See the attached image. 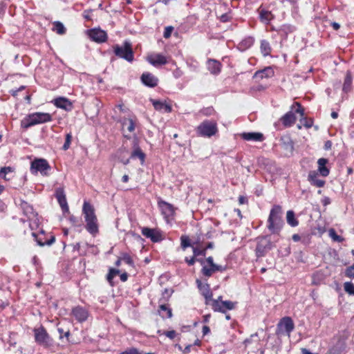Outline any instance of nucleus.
Listing matches in <instances>:
<instances>
[{
  "mask_svg": "<svg viewBox=\"0 0 354 354\" xmlns=\"http://www.w3.org/2000/svg\"><path fill=\"white\" fill-rule=\"evenodd\" d=\"M53 30L57 33L58 35H64L66 32V29L64 27V24L60 21H55L53 23Z\"/></svg>",
  "mask_w": 354,
  "mask_h": 354,
  "instance_id": "e433bc0d",
  "label": "nucleus"
},
{
  "mask_svg": "<svg viewBox=\"0 0 354 354\" xmlns=\"http://www.w3.org/2000/svg\"><path fill=\"white\" fill-rule=\"evenodd\" d=\"M218 131L216 123L214 121L205 120L198 127L197 132L204 137H211Z\"/></svg>",
  "mask_w": 354,
  "mask_h": 354,
  "instance_id": "423d86ee",
  "label": "nucleus"
},
{
  "mask_svg": "<svg viewBox=\"0 0 354 354\" xmlns=\"http://www.w3.org/2000/svg\"><path fill=\"white\" fill-rule=\"evenodd\" d=\"M296 30L295 26L291 24H283L278 30H276L278 33L281 36L286 37L288 34L295 32Z\"/></svg>",
  "mask_w": 354,
  "mask_h": 354,
  "instance_id": "bb28decb",
  "label": "nucleus"
},
{
  "mask_svg": "<svg viewBox=\"0 0 354 354\" xmlns=\"http://www.w3.org/2000/svg\"><path fill=\"white\" fill-rule=\"evenodd\" d=\"M241 137L243 139L248 141H262L263 140V136L261 133H243L241 134Z\"/></svg>",
  "mask_w": 354,
  "mask_h": 354,
  "instance_id": "b1692460",
  "label": "nucleus"
},
{
  "mask_svg": "<svg viewBox=\"0 0 354 354\" xmlns=\"http://www.w3.org/2000/svg\"><path fill=\"white\" fill-rule=\"evenodd\" d=\"M328 163V160L326 158H319L317 161L318 164V170L320 174L322 176H327L329 174V169L326 167V165Z\"/></svg>",
  "mask_w": 354,
  "mask_h": 354,
  "instance_id": "cd10ccee",
  "label": "nucleus"
},
{
  "mask_svg": "<svg viewBox=\"0 0 354 354\" xmlns=\"http://www.w3.org/2000/svg\"><path fill=\"white\" fill-rule=\"evenodd\" d=\"M150 101L153 104L154 109L157 111H164L165 113H170L171 111V106L161 100L150 99Z\"/></svg>",
  "mask_w": 354,
  "mask_h": 354,
  "instance_id": "5701e85b",
  "label": "nucleus"
},
{
  "mask_svg": "<svg viewBox=\"0 0 354 354\" xmlns=\"http://www.w3.org/2000/svg\"><path fill=\"white\" fill-rule=\"evenodd\" d=\"M328 235L334 241L341 243L344 241V239L337 235L335 230L333 228L328 230Z\"/></svg>",
  "mask_w": 354,
  "mask_h": 354,
  "instance_id": "c03bdc74",
  "label": "nucleus"
},
{
  "mask_svg": "<svg viewBox=\"0 0 354 354\" xmlns=\"http://www.w3.org/2000/svg\"><path fill=\"white\" fill-rule=\"evenodd\" d=\"M71 139H72V136L71 133H67L66 136V140H65V142L63 145V149L64 150H67L69 147H70V145H71Z\"/></svg>",
  "mask_w": 354,
  "mask_h": 354,
  "instance_id": "8fccbe9b",
  "label": "nucleus"
},
{
  "mask_svg": "<svg viewBox=\"0 0 354 354\" xmlns=\"http://www.w3.org/2000/svg\"><path fill=\"white\" fill-rule=\"evenodd\" d=\"M52 120V115L48 113L36 112L28 115L21 121V127L28 129L32 126Z\"/></svg>",
  "mask_w": 354,
  "mask_h": 354,
  "instance_id": "f03ea898",
  "label": "nucleus"
},
{
  "mask_svg": "<svg viewBox=\"0 0 354 354\" xmlns=\"http://www.w3.org/2000/svg\"><path fill=\"white\" fill-rule=\"evenodd\" d=\"M14 169L11 167H4L1 168L0 169V176L5 179L6 180H9L10 179V176H7L13 172Z\"/></svg>",
  "mask_w": 354,
  "mask_h": 354,
  "instance_id": "4c0bfd02",
  "label": "nucleus"
},
{
  "mask_svg": "<svg viewBox=\"0 0 354 354\" xmlns=\"http://www.w3.org/2000/svg\"><path fill=\"white\" fill-rule=\"evenodd\" d=\"M131 158H139L141 161V163L143 164L145 159V153L141 150V149L139 147L138 141L136 139L133 140V151L131 154Z\"/></svg>",
  "mask_w": 354,
  "mask_h": 354,
  "instance_id": "6ab92c4d",
  "label": "nucleus"
},
{
  "mask_svg": "<svg viewBox=\"0 0 354 354\" xmlns=\"http://www.w3.org/2000/svg\"><path fill=\"white\" fill-rule=\"evenodd\" d=\"M301 354H318V353H313L311 352H310L308 349L306 348H301Z\"/></svg>",
  "mask_w": 354,
  "mask_h": 354,
  "instance_id": "774afa93",
  "label": "nucleus"
},
{
  "mask_svg": "<svg viewBox=\"0 0 354 354\" xmlns=\"http://www.w3.org/2000/svg\"><path fill=\"white\" fill-rule=\"evenodd\" d=\"M147 61L155 67L165 65L168 62L167 58L160 53H153L149 55Z\"/></svg>",
  "mask_w": 354,
  "mask_h": 354,
  "instance_id": "4468645a",
  "label": "nucleus"
},
{
  "mask_svg": "<svg viewBox=\"0 0 354 354\" xmlns=\"http://www.w3.org/2000/svg\"><path fill=\"white\" fill-rule=\"evenodd\" d=\"M207 69L211 74L218 75L221 73L222 64L214 59H209L207 62Z\"/></svg>",
  "mask_w": 354,
  "mask_h": 354,
  "instance_id": "a211bd4d",
  "label": "nucleus"
},
{
  "mask_svg": "<svg viewBox=\"0 0 354 354\" xmlns=\"http://www.w3.org/2000/svg\"><path fill=\"white\" fill-rule=\"evenodd\" d=\"M173 30H174V27H172V26H167L165 28V31H164V33H163V37L165 39L169 38L171 37V35Z\"/></svg>",
  "mask_w": 354,
  "mask_h": 354,
  "instance_id": "603ef678",
  "label": "nucleus"
},
{
  "mask_svg": "<svg viewBox=\"0 0 354 354\" xmlns=\"http://www.w3.org/2000/svg\"><path fill=\"white\" fill-rule=\"evenodd\" d=\"M260 50L263 56L267 57L270 55L272 48L270 43L267 40L263 39L261 41Z\"/></svg>",
  "mask_w": 354,
  "mask_h": 354,
  "instance_id": "2f4dec72",
  "label": "nucleus"
},
{
  "mask_svg": "<svg viewBox=\"0 0 354 354\" xmlns=\"http://www.w3.org/2000/svg\"><path fill=\"white\" fill-rule=\"evenodd\" d=\"M259 18L262 22L268 24L270 22L271 20L274 19V15L270 11L266 10L265 9H260Z\"/></svg>",
  "mask_w": 354,
  "mask_h": 354,
  "instance_id": "c756f323",
  "label": "nucleus"
},
{
  "mask_svg": "<svg viewBox=\"0 0 354 354\" xmlns=\"http://www.w3.org/2000/svg\"><path fill=\"white\" fill-rule=\"evenodd\" d=\"M120 273V271L118 270H116V269H114V268H111L109 270V274H107V277H106V279H107V281L110 283H112V280L113 279Z\"/></svg>",
  "mask_w": 354,
  "mask_h": 354,
  "instance_id": "de8ad7c7",
  "label": "nucleus"
},
{
  "mask_svg": "<svg viewBox=\"0 0 354 354\" xmlns=\"http://www.w3.org/2000/svg\"><path fill=\"white\" fill-rule=\"evenodd\" d=\"M142 233L147 238H150L153 242H158L161 239L160 234L153 229L145 227L142 230Z\"/></svg>",
  "mask_w": 354,
  "mask_h": 354,
  "instance_id": "412c9836",
  "label": "nucleus"
},
{
  "mask_svg": "<svg viewBox=\"0 0 354 354\" xmlns=\"http://www.w3.org/2000/svg\"><path fill=\"white\" fill-rule=\"evenodd\" d=\"M196 283L198 286V288L202 294L203 296H204L206 304H209V300H211L212 297V292L210 290L209 286L207 283H203L201 280L197 279Z\"/></svg>",
  "mask_w": 354,
  "mask_h": 354,
  "instance_id": "dca6fc26",
  "label": "nucleus"
},
{
  "mask_svg": "<svg viewBox=\"0 0 354 354\" xmlns=\"http://www.w3.org/2000/svg\"><path fill=\"white\" fill-rule=\"evenodd\" d=\"M254 39L252 37H247L242 39L238 44V48L241 51H245L250 48L254 44Z\"/></svg>",
  "mask_w": 354,
  "mask_h": 354,
  "instance_id": "a878e982",
  "label": "nucleus"
},
{
  "mask_svg": "<svg viewBox=\"0 0 354 354\" xmlns=\"http://www.w3.org/2000/svg\"><path fill=\"white\" fill-rule=\"evenodd\" d=\"M202 332H203V334L204 335H205L208 334V333L210 332V329H209V326H204L203 327Z\"/></svg>",
  "mask_w": 354,
  "mask_h": 354,
  "instance_id": "13d9d810",
  "label": "nucleus"
},
{
  "mask_svg": "<svg viewBox=\"0 0 354 354\" xmlns=\"http://www.w3.org/2000/svg\"><path fill=\"white\" fill-rule=\"evenodd\" d=\"M127 278H128V275L126 272L124 273H122L121 275H120V279L121 281H126L127 280Z\"/></svg>",
  "mask_w": 354,
  "mask_h": 354,
  "instance_id": "69168bd1",
  "label": "nucleus"
},
{
  "mask_svg": "<svg viewBox=\"0 0 354 354\" xmlns=\"http://www.w3.org/2000/svg\"><path fill=\"white\" fill-rule=\"evenodd\" d=\"M56 198L58 201V203L62 207L63 212H68V206L67 204L66 195L62 189H57L56 191Z\"/></svg>",
  "mask_w": 354,
  "mask_h": 354,
  "instance_id": "aec40b11",
  "label": "nucleus"
},
{
  "mask_svg": "<svg viewBox=\"0 0 354 354\" xmlns=\"http://www.w3.org/2000/svg\"><path fill=\"white\" fill-rule=\"evenodd\" d=\"M283 225L282 209L279 205H274L268 219V228L273 234L279 233Z\"/></svg>",
  "mask_w": 354,
  "mask_h": 354,
  "instance_id": "f257e3e1",
  "label": "nucleus"
},
{
  "mask_svg": "<svg viewBox=\"0 0 354 354\" xmlns=\"http://www.w3.org/2000/svg\"><path fill=\"white\" fill-rule=\"evenodd\" d=\"M295 324L292 319L289 317H285L278 324V329L280 333H286L290 336V333L294 330Z\"/></svg>",
  "mask_w": 354,
  "mask_h": 354,
  "instance_id": "9b49d317",
  "label": "nucleus"
},
{
  "mask_svg": "<svg viewBox=\"0 0 354 354\" xmlns=\"http://www.w3.org/2000/svg\"><path fill=\"white\" fill-rule=\"evenodd\" d=\"M212 302V308L214 311H218L221 313H225V309L223 306V301H219L218 300H209V302Z\"/></svg>",
  "mask_w": 354,
  "mask_h": 354,
  "instance_id": "58836bf2",
  "label": "nucleus"
},
{
  "mask_svg": "<svg viewBox=\"0 0 354 354\" xmlns=\"http://www.w3.org/2000/svg\"><path fill=\"white\" fill-rule=\"evenodd\" d=\"M32 235L35 237V241L37 242L38 245L40 246H44L45 245H50L55 241V238L54 236H52L49 240L46 241V242H43L40 239H37V234L35 232H32Z\"/></svg>",
  "mask_w": 354,
  "mask_h": 354,
  "instance_id": "a19ab883",
  "label": "nucleus"
},
{
  "mask_svg": "<svg viewBox=\"0 0 354 354\" xmlns=\"http://www.w3.org/2000/svg\"><path fill=\"white\" fill-rule=\"evenodd\" d=\"M274 75V68L272 66H267L263 69L257 71L253 75V79L256 81H259L263 78H270Z\"/></svg>",
  "mask_w": 354,
  "mask_h": 354,
  "instance_id": "ddd939ff",
  "label": "nucleus"
},
{
  "mask_svg": "<svg viewBox=\"0 0 354 354\" xmlns=\"http://www.w3.org/2000/svg\"><path fill=\"white\" fill-rule=\"evenodd\" d=\"M346 275L351 278H354V264L346 270Z\"/></svg>",
  "mask_w": 354,
  "mask_h": 354,
  "instance_id": "5fc2aeb1",
  "label": "nucleus"
},
{
  "mask_svg": "<svg viewBox=\"0 0 354 354\" xmlns=\"http://www.w3.org/2000/svg\"><path fill=\"white\" fill-rule=\"evenodd\" d=\"M273 245L271 241L266 237L260 238L258 240L256 248V254L258 257H263L268 251L272 248Z\"/></svg>",
  "mask_w": 354,
  "mask_h": 354,
  "instance_id": "1a4fd4ad",
  "label": "nucleus"
},
{
  "mask_svg": "<svg viewBox=\"0 0 354 354\" xmlns=\"http://www.w3.org/2000/svg\"><path fill=\"white\" fill-rule=\"evenodd\" d=\"M205 261L209 264V266L211 267H214L216 269H222V266H218L216 263H214V260H213V257H209L206 259Z\"/></svg>",
  "mask_w": 354,
  "mask_h": 354,
  "instance_id": "3c124183",
  "label": "nucleus"
},
{
  "mask_svg": "<svg viewBox=\"0 0 354 354\" xmlns=\"http://www.w3.org/2000/svg\"><path fill=\"white\" fill-rule=\"evenodd\" d=\"M236 303L232 302L231 301H223V308L225 309V312L226 310H232L234 308Z\"/></svg>",
  "mask_w": 354,
  "mask_h": 354,
  "instance_id": "09e8293b",
  "label": "nucleus"
},
{
  "mask_svg": "<svg viewBox=\"0 0 354 354\" xmlns=\"http://www.w3.org/2000/svg\"><path fill=\"white\" fill-rule=\"evenodd\" d=\"M287 223L292 227H296L299 224V221L295 218V212L292 210H289L286 214Z\"/></svg>",
  "mask_w": 354,
  "mask_h": 354,
  "instance_id": "473e14b6",
  "label": "nucleus"
},
{
  "mask_svg": "<svg viewBox=\"0 0 354 354\" xmlns=\"http://www.w3.org/2000/svg\"><path fill=\"white\" fill-rule=\"evenodd\" d=\"M225 270V268L222 267V269H216L214 267L209 266V268L207 267L206 266H203V268L201 269L202 274L207 277H209L212 275V274L216 271H223Z\"/></svg>",
  "mask_w": 354,
  "mask_h": 354,
  "instance_id": "f704fd0d",
  "label": "nucleus"
},
{
  "mask_svg": "<svg viewBox=\"0 0 354 354\" xmlns=\"http://www.w3.org/2000/svg\"><path fill=\"white\" fill-rule=\"evenodd\" d=\"M82 211L86 222L87 231L93 234L97 233L98 231L97 220L93 207L90 203L84 202Z\"/></svg>",
  "mask_w": 354,
  "mask_h": 354,
  "instance_id": "7ed1b4c3",
  "label": "nucleus"
},
{
  "mask_svg": "<svg viewBox=\"0 0 354 354\" xmlns=\"http://www.w3.org/2000/svg\"><path fill=\"white\" fill-rule=\"evenodd\" d=\"M352 80H353V77H352L351 72L350 71H347L346 77H345L344 82V87H343V88H349L351 86Z\"/></svg>",
  "mask_w": 354,
  "mask_h": 354,
  "instance_id": "49530a36",
  "label": "nucleus"
},
{
  "mask_svg": "<svg viewBox=\"0 0 354 354\" xmlns=\"http://www.w3.org/2000/svg\"><path fill=\"white\" fill-rule=\"evenodd\" d=\"M239 202L240 204H244L247 203V198L243 196L239 197Z\"/></svg>",
  "mask_w": 354,
  "mask_h": 354,
  "instance_id": "052dcab7",
  "label": "nucleus"
},
{
  "mask_svg": "<svg viewBox=\"0 0 354 354\" xmlns=\"http://www.w3.org/2000/svg\"><path fill=\"white\" fill-rule=\"evenodd\" d=\"M292 240L295 242L299 241L301 239L300 236L297 234H295L292 235Z\"/></svg>",
  "mask_w": 354,
  "mask_h": 354,
  "instance_id": "338daca9",
  "label": "nucleus"
},
{
  "mask_svg": "<svg viewBox=\"0 0 354 354\" xmlns=\"http://www.w3.org/2000/svg\"><path fill=\"white\" fill-rule=\"evenodd\" d=\"M127 128L128 131L132 132L135 129V124L132 119L124 120L122 122V128Z\"/></svg>",
  "mask_w": 354,
  "mask_h": 354,
  "instance_id": "79ce46f5",
  "label": "nucleus"
},
{
  "mask_svg": "<svg viewBox=\"0 0 354 354\" xmlns=\"http://www.w3.org/2000/svg\"><path fill=\"white\" fill-rule=\"evenodd\" d=\"M113 50L115 55L119 58L124 59L129 62H132L134 59V53L129 41H124L121 46L114 45Z\"/></svg>",
  "mask_w": 354,
  "mask_h": 354,
  "instance_id": "39448f33",
  "label": "nucleus"
},
{
  "mask_svg": "<svg viewBox=\"0 0 354 354\" xmlns=\"http://www.w3.org/2000/svg\"><path fill=\"white\" fill-rule=\"evenodd\" d=\"M181 240V246L183 249H185L188 247H192L196 244H198V242L195 241L192 243H190L189 239L186 236H182L180 238Z\"/></svg>",
  "mask_w": 354,
  "mask_h": 354,
  "instance_id": "37998d69",
  "label": "nucleus"
},
{
  "mask_svg": "<svg viewBox=\"0 0 354 354\" xmlns=\"http://www.w3.org/2000/svg\"><path fill=\"white\" fill-rule=\"evenodd\" d=\"M295 104L298 106V108L295 110V112L299 113L300 115L301 116L300 123L306 128L308 129L311 127L313 124L312 119H308L307 118L304 117V110L301 107L299 103L297 102Z\"/></svg>",
  "mask_w": 354,
  "mask_h": 354,
  "instance_id": "4be33fe9",
  "label": "nucleus"
},
{
  "mask_svg": "<svg viewBox=\"0 0 354 354\" xmlns=\"http://www.w3.org/2000/svg\"><path fill=\"white\" fill-rule=\"evenodd\" d=\"M220 19L222 22H226L228 21V16L226 14L222 15Z\"/></svg>",
  "mask_w": 354,
  "mask_h": 354,
  "instance_id": "0e129e2a",
  "label": "nucleus"
},
{
  "mask_svg": "<svg viewBox=\"0 0 354 354\" xmlns=\"http://www.w3.org/2000/svg\"><path fill=\"white\" fill-rule=\"evenodd\" d=\"M159 314L163 318H171L172 316L171 310L165 304L160 306Z\"/></svg>",
  "mask_w": 354,
  "mask_h": 354,
  "instance_id": "c9c22d12",
  "label": "nucleus"
},
{
  "mask_svg": "<svg viewBox=\"0 0 354 354\" xmlns=\"http://www.w3.org/2000/svg\"><path fill=\"white\" fill-rule=\"evenodd\" d=\"M50 169V166L45 159H35L31 162L30 171L32 174H36L37 172H40L41 174L47 176Z\"/></svg>",
  "mask_w": 354,
  "mask_h": 354,
  "instance_id": "0eeeda50",
  "label": "nucleus"
},
{
  "mask_svg": "<svg viewBox=\"0 0 354 354\" xmlns=\"http://www.w3.org/2000/svg\"><path fill=\"white\" fill-rule=\"evenodd\" d=\"M332 146V142L330 140H328L324 144V148L325 149H330Z\"/></svg>",
  "mask_w": 354,
  "mask_h": 354,
  "instance_id": "e2e57ef3",
  "label": "nucleus"
},
{
  "mask_svg": "<svg viewBox=\"0 0 354 354\" xmlns=\"http://www.w3.org/2000/svg\"><path fill=\"white\" fill-rule=\"evenodd\" d=\"M121 259L127 264L131 265V266L133 265V260H132L131 257L129 255H128L127 254H124Z\"/></svg>",
  "mask_w": 354,
  "mask_h": 354,
  "instance_id": "864d4df0",
  "label": "nucleus"
},
{
  "mask_svg": "<svg viewBox=\"0 0 354 354\" xmlns=\"http://www.w3.org/2000/svg\"><path fill=\"white\" fill-rule=\"evenodd\" d=\"M35 342L45 348L53 349L55 342L44 326H40L33 330Z\"/></svg>",
  "mask_w": 354,
  "mask_h": 354,
  "instance_id": "20e7f679",
  "label": "nucleus"
},
{
  "mask_svg": "<svg viewBox=\"0 0 354 354\" xmlns=\"http://www.w3.org/2000/svg\"><path fill=\"white\" fill-rule=\"evenodd\" d=\"M185 261L189 266H192L196 261V257L194 255H193V257L189 259L187 257H186Z\"/></svg>",
  "mask_w": 354,
  "mask_h": 354,
  "instance_id": "4d7b16f0",
  "label": "nucleus"
},
{
  "mask_svg": "<svg viewBox=\"0 0 354 354\" xmlns=\"http://www.w3.org/2000/svg\"><path fill=\"white\" fill-rule=\"evenodd\" d=\"M281 121L285 126L290 127L295 122L296 116L293 112L289 111L282 117Z\"/></svg>",
  "mask_w": 354,
  "mask_h": 354,
  "instance_id": "c85d7f7f",
  "label": "nucleus"
},
{
  "mask_svg": "<svg viewBox=\"0 0 354 354\" xmlns=\"http://www.w3.org/2000/svg\"><path fill=\"white\" fill-rule=\"evenodd\" d=\"M282 142L283 148L289 153H292L294 150V145L292 140L287 138L286 140L282 139Z\"/></svg>",
  "mask_w": 354,
  "mask_h": 354,
  "instance_id": "ea45409f",
  "label": "nucleus"
},
{
  "mask_svg": "<svg viewBox=\"0 0 354 354\" xmlns=\"http://www.w3.org/2000/svg\"><path fill=\"white\" fill-rule=\"evenodd\" d=\"M72 314L80 322L86 321L88 316V311L82 306H76L73 308L72 310Z\"/></svg>",
  "mask_w": 354,
  "mask_h": 354,
  "instance_id": "f3484780",
  "label": "nucleus"
},
{
  "mask_svg": "<svg viewBox=\"0 0 354 354\" xmlns=\"http://www.w3.org/2000/svg\"><path fill=\"white\" fill-rule=\"evenodd\" d=\"M164 334L171 339H173L176 336V333L175 330H169L164 333Z\"/></svg>",
  "mask_w": 354,
  "mask_h": 354,
  "instance_id": "6e6d98bb",
  "label": "nucleus"
},
{
  "mask_svg": "<svg viewBox=\"0 0 354 354\" xmlns=\"http://www.w3.org/2000/svg\"><path fill=\"white\" fill-rule=\"evenodd\" d=\"M158 206L161 210V213L167 223L173 218L175 214V208L174 206L165 201H160L158 202Z\"/></svg>",
  "mask_w": 354,
  "mask_h": 354,
  "instance_id": "9d476101",
  "label": "nucleus"
},
{
  "mask_svg": "<svg viewBox=\"0 0 354 354\" xmlns=\"http://www.w3.org/2000/svg\"><path fill=\"white\" fill-rule=\"evenodd\" d=\"M21 208L24 212V214L30 219L32 220L30 223V227L32 230L35 227H38L39 225V220L37 217V214L35 212L32 207L29 205L26 202H23L21 203Z\"/></svg>",
  "mask_w": 354,
  "mask_h": 354,
  "instance_id": "6e6552de",
  "label": "nucleus"
},
{
  "mask_svg": "<svg viewBox=\"0 0 354 354\" xmlns=\"http://www.w3.org/2000/svg\"><path fill=\"white\" fill-rule=\"evenodd\" d=\"M55 105L57 107L63 109L66 111H69L72 109L71 102L64 97H58L55 100Z\"/></svg>",
  "mask_w": 354,
  "mask_h": 354,
  "instance_id": "393cba45",
  "label": "nucleus"
},
{
  "mask_svg": "<svg viewBox=\"0 0 354 354\" xmlns=\"http://www.w3.org/2000/svg\"><path fill=\"white\" fill-rule=\"evenodd\" d=\"M90 39L97 43H102L106 41L107 34L100 28H93L88 31Z\"/></svg>",
  "mask_w": 354,
  "mask_h": 354,
  "instance_id": "f8f14e48",
  "label": "nucleus"
},
{
  "mask_svg": "<svg viewBox=\"0 0 354 354\" xmlns=\"http://www.w3.org/2000/svg\"><path fill=\"white\" fill-rule=\"evenodd\" d=\"M174 75L175 77L178 78L181 76L182 71L178 68L174 72Z\"/></svg>",
  "mask_w": 354,
  "mask_h": 354,
  "instance_id": "680f3d73",
  "label": "nucleus"
},
{
  "mask_svg": "<svg viewBox=\"0 0 354 354\" xmlns=\"http://www.w3.org/2000/svg\"><path fill=\"white\" fill-rule=\"evenodd\" d=\"M308 180L310 181L311 184L317 187H322L325 184L324 180L317 178V174L315 171L309 173Z\"/></svg>",
  "mask_w": 354,
  "mask_h": 354,
  "instance_id": "7c9ffc66",
  "label": "nucleus"
},
{
  "mask_svg": "<svg viewBox=\"0 0 354 354\" xmlns=\"http://www.w3.org/2000/svg\"><path fill=\"white\" fill-rule=\"evenodd\" d=\"M344 290L351 295H354V284L352 282H345L344 284Z\"/></svg>",
  "mask_w": 354,
  "mask_h": 354,
  "instance_id": "a18cd8bd",
  "label": "nucleus"
},
{
  "mask_svg": "<svg viewBox=\"0 0 354 354\" xmlns=\"http://www.w3.org/2000/svg\"><path fill=\"white\" fill-rule=\"evenodd\" d=\"M331 26L333 27V28L335 30H337L340 28V25L338 23H337V22H332L331 23Z\"/></svg>",
  "mask_w": 354,
  "mask_h": 354,
  "instance_id": "bf43d9fd",
  "label": "nucleus"
},
{
  "mask_svg": "<svg viewBox=\"0 0 354 354\" xmlns=\"http://www.w3.org/2000/svg\"><path fill=\"white\" fill-rule=\"evenodd\" d=\"M196 242H198V244L192 245L194 255L196 257H198V256L205 257L206 255V249L201 247L199 241H196Z\"/></svg>",
  "mask_w": 354,
  "mask_h": 354,
  "instance_id": "72a5a7b5",
  "label": "nucleus"
},
{
  "mask_svg": "<svg viewBox=\"0 0 354 354\" xmlns=\"http://www.w3.org/2000/svg\"><path fill=\"white\" fill-rule=\"evenodd\" d=\"M140 79L142 84L148 87H156L158 83V79L149 72L143 73Z\"/></svg>",
  "mask_w": 354,
  "mask_h": 354,
  "instance_id": "2eb2a0df",
  "label": "nucleus"
}]
</instances>
